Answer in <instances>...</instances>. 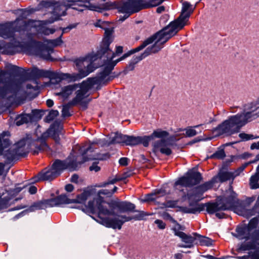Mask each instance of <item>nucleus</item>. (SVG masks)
Listing matches in <instances>:
<instances>
[{"label":"nucleus","mask_w":259,"mask_h":259,"mask_svg":"<svg viewBox=\"0 0 259 259\" xmlns=\"http://www.w3.org/2000/svg\"><path fill=\"white\" fill-rule=\"evenodd\" d=\"M98 58L99 57L97 53L95 55H88L75 59L74 63L78 72L72 74L60 71L40 69L37 67L30 69L7 63L5 66L6 70H0V81H7L6 78L7 76L15 77L18 79L17 81H29L31 79L36 80L40 78H48L50 81H77L94 71L95 67L92 63ZM7 81L11 80L9 79Z\"/></svg>","instance_id":"nucleus-1"},{"label":"nucleus","mask_w":259,"mask_h":259,"mask_svg":"<svg viewBox=\"0 0 259 259\" xmlns=\"http://www.w3.org/2000/svg\"><path fill=\"white\" fill-rule=\"evenodd\" d=\"M258 117H259V111L254 113L253 111L245 112L244 110L241 113L229 116L227 119L213 128L212 132L213 133L217 132V136L223 134L231 136L239 133L242 126Z\"/></svg>","instance_id":"nucleus-2"},{"label":"nucleus","mask_w":259,"mask_h":259,"mask_svg":"<svg viewBox=\"0 0 259 259\" xmlns=\"http://www.w3.org/2000/svg\"><path fill=\"white\" fill-rule=\"evenodd\" d=\"M117 189L116 186H114L111 190L102 189L98 191L96 197H94L93 200L96 206V208L99 211V214L113 213L115 208L122 210L127 208L126 202H122L118 198H111Z\"/></svg>","instance_id":"nucleus-3"},{"label":"nucleus","mask_w":259,"mask_h":259,"mask_svg":"<svg viewBox=\"0 0 259 259\" xmlns=\"http://www.w3.org/2000/svg\"><path fill=\"white\" fill-rule=\"evenodd\" d=\"M204 197L200 198L193 199L192 200L188 201V206H182L179 207V210L182 212L189 214H197L203 211L206 207V212L212 214L217 212L224 211L226 209L224 206H222L219 199H217L216 202L208 201L205 203H199Z\"/></svg>","instance_id":"nucleus-4"},{"label":"nucleus","mask_w":259,"mask_h":259,"mask_svg":"<svg viewBox=\"0 0 259 259\" xmlns=\"http://www.w3.org/2000/svg\"><path fill=\"white\" fill-rule=\"evenodd\" d=\"M122 202H126L127 208L120 210L118 208H115L114 212L105 214V215H116L119 217L122 222L123 225L125 222L131 221L133 220L135 221L145 220L146 217L151 215V213L139 210L136 209L135 204L127 201H122Z\"/></svg>","instance_id":"nucleus-5"},{"label":"nucleus","mask_w":259,"mask_h":259,"mask_svg":"<svg viewBox=\"0 0 259 259\" xmlns=\"http://www.w3.org/2000/svg\"><path fill=\"white\" fill-rule=\"evenodd\" d=\"M191 6V5L189 2H184L182 4L181 13L179 17L163 28L166 29L165 31L170 37L175 35L186 25V22L188 20L191 14L193 11V9L188 11Z\"/></svg>","instance_id":"nucleus-6"},{"label":"nucleus","mask_w":259,"mask_h":259,"mask_svg":"<svg viewBox=\"0 0 259 259\" xmlns=\"http://www.w3.org/2000/svg\"><path fill=\"white\" fill-rule=\"evenodd\" d=\"M165 31H166V28H162L161 30L146 38L140 46L131 50L133 54L141 51L147 46L153 42L154 44L152 46L148 47L146 49L150 48L155 46L156 48L159 49V51H160L161 49L163 48V45L171 38Z\"/></svg>","instance_id":"nucleus-7"},{"label":"nucleus","mask_w":259,"mask_h":259,"mask_svg":"<svg viewBox=\"0 0 259 259\" xmlns=\"http://www.w3.org/2000/svg\"><path fill=\"white\" fill-rule=\"evenodd\" d=\"M165 31H166V28H162L161 30L146 38L140 46L131 50L133 54L141 51L147 46L153 42L154 44L152 46L148 47L146 49L150 48L155 46L156 48L159 49V51H160L161 49L163 48V45L171 38Z\"/></svg>","instance_id":"nucleus-8"},{"label":"nucleus","mask_w":259,"mask_h":259,"mask_svg":"<svg viewBox=\"0 0 259 259\" xmlns=\"http://www.w3.org/2000/svg\"><path fill=\"white\" fill-rule=\"evenodd\" d=\"M142 0H126L123 1H117V8L115 9L118 10L119 13L124 14L123 16H120L119 21H124L131 14L137 13L145 9L147 6L143 4Z\"/></svg>","instance_id":"nucleus-9"},{"label":"nucleus","mask_w":259,"mask_h":259,"mask_svg":"<svg viewBox=\"0 0 259 259\" xmlns=\"http://www.w3.org/2000/svg\"><path fill=\"white\" fill-rule=\"evenodd\" d=\"M67 169L66 165V160L56 159L51 167L45 171H41L38 173V177H34V182H38L40 181H52L57 177H59L64 170Z\"/></svg>","instance_id":"nucleus-10"},{"label":"nucleus","mask_w":259,"mask_h":259,"mask_svg":"<svg viewBox=\"0 0 259 259\" xmlns=\"http://www.w3.org/2000/svg\"><path fill=\"white\" fill-rule=\"evenodd\" d=\"M195 166L189 169L185 175L179 178L174 183V186H181L183 187L191 188L200 183L203 179L202 174L197 171Z\"/></svg>","instance_id":"nucleus-11"},{"label":"nucleus","mask_w":259,"mask_h":259,"mask_svg":"<svg viewBox=\"0 0 259 259\" xmlns=\"http://www.w3.org/2000/svg\"><path fill=\"white\" fill-rule=\"evenodd\" d=\"M117 2H110L107 0H87V4L80 5L84 9H77L72 7V9L82 12L84 10L102 12L103 11L114 10L117 8Z\"/></svg>","instance_id":"nucleus-12"},{"label":"nucleus","mask_w":259,"mask_h":259,"mask_svg":"<svg viewBox=\"0 0 259 259\" xmlns=\"http://www.w3.org/2000/svg\"><path fill=\"white\" fill-rule=\"evenodd\" d=\"M117 64L113 61H108L105 63L102 71L97 73L94 77L88 78L86 81H109L118 79V77L124 75L123 71L116 73L112 71Z\"/></svg>","instance_id":"nucleus-13"},{"label":"nucleus","mask_w":259,"mask_h":259,"mask_svg":"<svg viewBox=\"0 0 259 259\" xmlns=\"http://www.w3.org/2000/svg\"><path fill=\"white\" fill-rule=\"evenodd\" d=\"M109 82H81L76 84L78 85V88L79 89L76 90V96L72 99L71 101H81L89 96V94L87 95L88 92L92 90L94 91H99L101 88L108 84Z\"/></svg>","instance_id":"nucleus-14"},{"label":"nucleus","mask_w":259,"mask_h":259,"mask_svg":"<svg viewBox=\"0 0 259 259\" xmlns=\"http://www.w3.org/2000/svg\"><path fill=\"white\" fill-rule=\"evenodd\" d=\"M111 40L109 38L103 39L97 51V56L100 58H107V61H113V59L117 56H119L123 52L122 46H117L115 52L110 49L109 46Z\"/></svg>","instance_id":"nucleus-15"},{"label":"nucleus","mask_w":259,"mask_h":259,"mask_svg":"<svg viewBox=\"0 0 259 259\" xmlns=\"http://www.w3.org/2000/svg\"><path fill=\"white\" fill-rule=\"evenodd\" d=\"M217 182L218 181L216 180V178L213 176L210 181L194 187L189 190L186 194H185L182 196V198L183 199L187 198L188 201H189L193 200V199L204 197L203 196L204 193L208 190L211 189L213 185Z\"/></svg>","instance_id":"nucleus-16"},{"label":"nucleus","mask_w":259,"mask_h":259,"mask_svg":"<svg viewBox=\"0 0 259 259\" xmlns=\"http://www.w3.org/2000/svg\"><path fill=\"white\" fill-rule=\"evenodd\" d=\"M91 217L99 224L108 228L120 230L122 226L121 219L116 215H105L103 213L99 214L98 211L96 218L94 216Z\"/></svg>","instance_id":"nucleus-17"},{"label":"nucleus","mask_w":259,"mask_h":259,"mask_svg":"<svg viewBox=\"0 0 259 259\" xmlns=\"http://www.w3.org/2000/svg\"><path fill=\"white\" fill-rule=\"evenodd\" d=\"M229 192L228 195H221L217 197L219 199L222 206H224L226 209L224 211L236 209L240 204V200L237 198L238 194L233 190L231 185L227 192Z\"/></svg>","instance_id":"nucleus-18"},{"label":"nucleus","mask_w":259,"mask_h":259,"mask_svg":"<svg viewBox=\"0 0 259 259\" xmlns=\"http://www.w3.org/2000/svg\"><path fill=\"white\" fill-rule=\"evenodd\" d=\"M16 31L13 29V36L7 38L10 40V42L5 43L3 46L0 47V52L3 54L9 55H13L17 52V48L20 46L21 43L24 42V39L17 36Z\"/></svg>","instance_id":"nucleus-19"},{"label":"nucleus","mask_w":259,"mask_h":259,"mask_svg":"<svg viewBox=\"0 0 259 259\" xmlns=\"http://www.w3.org/2000/svg\"><path fill=\"white\" fill-rule=\"evenodd\" d=\"M159 50V48L158 49L155 46H154L152 48L146 49L144 52L140 55L133 57L126 67L123 71L124 74L125 75L128 71L133 70L135 69V65L138 62L152 54L158 53Z\"/></svg>","instance_id":"nucleus-20"},{"label":"nucleus","mask_w":259,"mask_h":259,"mask_svg":"<svg viewBox=\"0 0 259 259\" xmlns=\"http://www.w3.org/2000/svg\"><path fill=\"white\" fill-rule=\"evenodd\" d=\"M178 135V134L171 135L166 138H163V139L159 140L153 142L152 151L154 156H158V149L160 146L167 147L174 145L175 143L179 141V139L177 138Z\"/></svg>","instance_id":"nucleus-21"},{"label":"nucleus","mask_w":259,"mask_h":259,"mask_svg":"<svg viewBox=\"0 0 259 259\" xmlns=\"http://www.w3.org/2000/svg\"><path fill=\"white\" fill-rule=\"evenodd\" d=\"M69 8H67L64 5V1L62 2H56L53 7L52 14L53 18L52 20L46 21V24H51L56 21L59 20L61 16L66 15V11Z\"/></svg>","instance_id":"nucleus-22"},{"label":"nucleus","mask_w":259,"mask_h":259,"mask_svg":"<svg viewBox=\"0 0 259 259\" xmlns=\"http://www.w3.org/2000/svg\"><path fill=\"white\" fill-rule=\"evenodd\" d=\"M34 44L38 48L37 55L41 58L47 61H53L54 59L51 54L54 52V49L45 46L40 41H34Z\"/></svg>","instance_id":"nucleus-23"},{"label":"nucleus","mask_w":259,"mask_h":259,"mask_svg":"<svg viewBox=\"0 0 259 259\" xmlns=\"http://www.w3.org/2000/svg\"><path fill=\"white\" fill-rule=\"evenodd\" d=\"M175 231V236L180 237L182 242H184L185 244H179L178 246L182 248H193L197 242V238L195 235L191 236L188 235L184 232H178Z\"/></svg>","instance_id":"nucleus-24"},{"label":"nucleus","mask_w":259,"mask_h":259,"mask_svg":"<svg viewBox=\"0 0 259 259\" xmlns=\"http://www.w3.org/2000/svg\"><path fill=\"white\" fill-rule=\"evenodd\" d=\"M26 82H0V84H4V89H0V93L5 95L6 93H12L16 95L20 91L22 84Z\"/></svg>","instance_id":"nucleus-25"},{"label":"nucleus","mask_w":259,"mask_h":259,"mask_svg":"<svg viewBox=\"0 0 259 259\" xmlns=\"http://www.w3.org/2000/svg\"><path fill=\"white\" fill-rule=\"evenodd\" d=\"M50 207L60 206L62 204H68L73 202H78L77 200L68 198L66 194H61L54 198H49Z\"/></svg>","instance_id":"nucleus-26"},{"label":"nucleus","mask_w":259,"mask_h":259,"mask_svg":"<svg viewBox=\"0 0 259 259\" xmlns=\"http://www.w3.org/2000/svg\"><path fill=\"white\" fill-rule=\"evenodd\" d=\"M70 208L81 210L83 212L89 216H94L96 218L98 211L93 200L89 201L87 205L84 204V205H74L71 206Z\"/></svg>","instance_id":"nucleus-27"},{"label":"nucleus","mask_w":259,"mask_h":259,"mask_svg":"<svg viewBox=\"0 0 259 259\" xmlns=\"http://www.w3.org/2000/svg\"><path fill=\"white\" fill-rule=\"evenodd\" d=\"M28 153V151L18 153L15 149H9L6 151L4 150L3 154L2 155H3L4 158L6 159V161L5 163L9 164L15 159L17 156L26 157L27 156Z\"/></svg>","instance_id":"nucleus-28"},{"label":"nucleus","mask_w":259,"mask_h":259,"mask_svg":"<svg viewBox=\"0 0 259 259\" xmlns=\"http://www.w3.org/2000/svg\"><path fill=\"white\" fill-rule=\"evenodd\" d=\"M169 134L166 131H163L161 128H157L154 130L153 133L148 136H144L145 138V144L147 147L149 146V142L151 141H153L155 139H163L166 138L169 136Z\"/></svg>","instance_id":"nucleus-29"},{"label":"nucleus","mask_w":259,"mask_h":259,"mask_svg":"<svg viewBox=\"0 0 259 259\" xmlns=\"http://www.w3.org/2000/svg\"><path fill=\"white\" fill-rule=\"evenodd\" d=\"M132 175V170H130L123 172L121 177L116 176L115 178L113 179L109 177L107 181L97 184L95 185V187L98 188L105 187L110 184H114L117 182L124 181L126 178L130 177Z\"/></svg>","instance_id":"nucleus-30"},{"label":"nucleus","mask_w":259,"mask_h":259,"mask_svg":"<svg viewBox=\"0 0 259 259\" xmlns=\"http://www.w3.org/2000/svg\"><path fill=\"white\" fill-rule=\"evenodd\" d=\"M55 126H58V123L57 121H54V122L50 125V127L47 129V130L45 132H44L40 135V136L38 137L36 140H34V141H39L40 143H43V145L45 146V147L49 149H51V147L46 142V140L49 137H51V134L52 129L54 128Z\"/></svg>","instance_id":"nucleus-31"},{"label":"nucleus","mask_w":259,"mask_h":259,"mask_svg":"<svg viewBox=\"0 0 259 259\" xmlns=\"http://www.w3.org/2000/svg\"><path fill=\"white\" fill-rule=\"evenodd\" d=\"M144 141H145L144 136H135L127 135L124 145L134 147L140 144H142L145 147H146Z\"/></svg>","instance_id":"nucleus-32"},{"label":"nucleus","mask_w":259,"mask_h":259,"mask_svg":"<svg viewBox=\"0 0 259 259\" xmlns=\"http://www.w3.org/2000/svg\"><path fill=\"white\" fill-rule=\"evenodd\" d=\"M12 36V22L0 23V37L4 39H7Z\"/></svg>","instance_id":"nucleus-33"},{"label":"nucleus","mask_w":259,"mask_h":259,"mask_svg":"<svg viewBox=\"0 0 259 259\" xmlns=\"http://www.w3.org/2000/svg\"><path fill=\"white\" fill-rule=\"evenodd\" d=\"M54 121H57L58 126H55L54 128L52 129L51 137L55 141L56 144L59 145L60 144L61 140L60 135L64 128L63 123L60 119H56Z\"/></svg>","instance_id":"nucleus-34"},{"label":"nucleus","mask_w":259,"mask_h":259,"mask_svg":"<svg viewBox=\"0 0 259 259\" xmlns=\"http://www.w3.org/2000/svg\"><path fill=\"white\" fill-rule=\"evenodd\" d=\"M48 207H50L49 199H43L33 202L28 209L30 212H33L36 210L45 209Z\"/></svg>","instance_id":"nucleus-35"},{"label":"nucleus","mask_w":259,"mask_h":259,"mask_svg":"<svg viewBox=\"0 0 259 259\" xmlns=\"http://www.w3.org/2000/svg\"><path fill=\"white\" fill-rule=\"evenodd\" d=\"M224 170L220 169L218 175L214 176L216 178V180L218 181V179H219V181L220 183H222L228 180H230L231 179L233 180L236 177L233 172Z\"/></svg>","instance_id":"nucleus-36"},{"label":"nucleus","mask_w":259,"mask_h":259,"mask_svg":"<svg viewBox=\"0 0 259 259\" xmlns=\"http://www.w3.org/2000/svg\"><path fill=\"white\" fill-rule=\"evenodd\" d=\"M192 235H195L197 237V242L195 243V245H200L201 246H211L213 245L212 243L214 240L208 237L201 235L196 232L193 233Z\"/></svg>","instance_id":"nucleus-37"},{"label":"nucleus","mask_w":259,"mask_h":259,"mask_svg":"<svg viewBox=\"0 0 259 259\" xmlns=\"http://www.w3.org/2000/svg\"><path fill=\"white\" fill-rule=\"evenodd\" d=\"M127 135L122 134L118 132H116L114 133V136L109 141L108 145H111L116 144H119L122 145H124L126 137Z\"/></svg>","instance_id":"nucleus-38"},{"label":"nucleus","mask_w":259,"mask_h":259,"mask_svg":"<svg viewBox=\"0 0 259 259\" xmlns=\"http://www.w3.org/2000/svg\"><path fill=\"white\" fill-rule=\"evenodd\" d=\"M49 110L37 109H34L31 110V113L29 114L30 122H37L40 120L45 113Z\"/></svg>","instance_id":"nucleus-39"},{"label":"nucleus","mask_w":259,"mask_h":259,"mask_svg":"<svg viewBox=\"0 0 259 259\" xmlns=\"http://www.w3.org/2000/svg\"><path fill=\"white\" fill-rule=\"evenodd\" d=\"M35 183L34 181L31 183H29L26 185H23L22 187H18L19 185H21L20 183H17L15 184V188L14 189H9L7 191L8 195L12 197V199L15 197L16 195L18 194L19 192H20L23 189L25 188L28 185H30L31 183Z\"/></svg>","instance_id":"nucleus-40"},{"label":"nucleus","mask_w":259,"mask_h":259,"mask_svg":"<svg viewBox=\"0 0 259 259\" xmlns=\"http://www.w3.org/2000/svg\"><path fill=\"white\" fill-rule=\"evenodd\" d=\"M47 20L41 21L38 25V28L37 29V31L40 33L44 34L45 35H48L50 34H53L56 30L53 28H49L45 26V25L48 24H46V21Z\"/></svg>","instance_id":"nucleus-41"},{"label":"nucleus","mask_w":259,"mask_h":259,"mask_svg":"<svg viewBox=\"0 0 259 259\" xmlns=\"http://www.w3.org/2000/svg\"><path fill=\"white\" fill-rule=\"evenodd\" d=\"M78 85L76 83H74L64 86L61 88L63 92L62 94L65 96V99H67L74 91L78 89Z\"/></svg>","instance_id":"nucleus-42"},{"label":"nucleus","mask_w":259,"mask_h":259,"mask_svg":"<svg viewBox=\"0 0 259 259\" xmlns=\"http://www.w3.org/2000/svg\"><path fill=\"white\" fill-rule=\"evenodd\" d=\"M235 231L237 232V233H232V235L234 237L238 238L240 237L243 236L246 234V232L248 233V229L246 227V224H244L237 226Z\"/></svg>","instance_id":"nucleus-43"},{"label":"nucleus","mask_w":259,"mask_h":259,"mask_svg":"<svg viewBox=\"0 0 259 259\" xmlns=\"http://www.w3.org/2000/svg\"><path fill=\"white\" fill-rule=\"evenodd\" d=\"M87 0H67V1H64V5L67 8H71L72 6L77 5L80 8L84 9L80 5L87 4ZM78 9V8H77Z\"/></svg>","instance_id":"nucleus-44"},{"label":"nucleus","mask_w":259,"mask_h":259,"mask_svg":"<svg viewBox=\"0 0 259 259\" xmlns=\"http://www.w3.org/2000/svg\"><path fill=\"white\" fill-rule=\"evenodd\" d=\"M226 156L224 148L220 147L218 150L215 151L213 154L209 156H207L206 159H224Z\"/></svg>","instance_id":"nucleus-45"},{"label":"nucleus","mask_w":259,"mask_h":259,"mask_svg":"<svg viewBox=\"0 0 259 259\" xmlns=\"http://www.w3.org/2000/svg\"><path fill=\"white\" fill-rule=\"evenodd\" d=\"M258 223L259 220L258 218L256 217H254L249 221L248 225H246V227L248 229V236L245 237L246 239H248L249 238L250 233L252 231V230L255 229L257 227Z\"/></svg>","instance_id":"nucleus-46"},{"label":"nucleus","mask_w":259,"mask_h":259,"mask_svg":"<svg viewBox=\"0 0 259 259\" xmlns=\"http://www.w3.org/2000/svg\"><path fill=\"white\" fill-rule=\"evenodd\" d=\"M48 111V114L44 119V121L46 123H50L59 114V111L57 110L52 109Z\"/></svg>","instance_id":"nucleus-47"},{"label":"nucleus","mask_w":259,"mask_h":259,"mask_svg":"<svg viewBox=\"0 0 259 259\" xmlns=\"http://www.w3.org/2000/svg\"><path fill=\"white\" fill-rule=\"evenodd\" d=\"M32 145L34 146L35 149L32 150V153L34 155H36L38 154L39 152H41L44 151H52V149H49L47 147H45L43 145V143H40V145L35 144V143H33Z\"/></svg>","instance_id":"nucleus-48"},{"label":"nucleus","mask_w":259,"mask_h":259,"mask_svg":"<svg viewBox=\"0 0 259 259\" xmlns=\"http://www.w3.org/2000/svg\"><path fill=\"white\" fill-rule=\"evenodd\" d=\"M12 199V197L8 195L4 197H0V210L7 208L11 204H9L10 201Z\"/></svg>","instance_id":"nucleus-49"},{"label":"nucleus","mask_w":259,"mask_h":259,"mask_svg":"<svg viewBox=\"0 0 259 259\" xmlns=\"http://www.w3.org/2000/svg\"><path fill=\"white\" fill-rule=\"evenodd\" d=\"M72 101H70L67 104H65L63 106V108L62 110V117L63 118L70 117L72 114L69 112V109L70 107L74 106L73 105L71 104Z\"/></svg>","instance_id":"nucleus-50"},{"label":"nucleus","mask_w":259,"mask_h":259,"mask_svg":"<svg viewBox=\"0 0 259 259\" xmlns=\"http://www.w3.org/2000/svg\"><path fill=\"white\" fill-rule=\"evenodd\" d=\"M63 34H61L58 37L54 39H45V42L48 45H51L53 47H56L60 46L62 43V37Z\"/></svg>","instance_id":"nucleus-51"},{"label":"nucleus","mask_w":259,"mask_h":259,"mask_svg":"<svg viewBox=\"0 0 259 259\" xmlns=\"http://www.w3.org/2000/svg\"><path fill=\"white\" fill-rule=\"evenodd\" d=\"M29 122H30V118L29 117V114H25L22 115L20 116V119L18 118L16 121V124L17 126H20L24 123H27Z\"/></svg>","instance_id":"nucleus-52"},{"label":"nucleus","mask_w":259,"mask_h":259,"mask_svg":"<svg viewBox=\"0 0 259 259\" xmlns=\"http://www.w3.org/2000/svg\"><path fill=\"white\" fill-rule=\"evenodd\" d=\"M96 189L92 186H88L87 188L83 189L82 196L88 199V197L93 195L96 193Z\"/></svg>","instance_id":"nucleus-53"},{"label":"nucleus","mask_w":259,"mask_h":259,"mask_svg":"<svg viewBox=\"0 0 259 259\" xmlns=\"http://www.w3.org/2000/svg\"><path fill=\"white\" fill-rule=\"evenodd\" d=\"M66 165L67 169H68L70 171H76L78 169L76 159H73L68 162L66 160Z\"/></svg>","instance_id":"nucleus-54"},{"label":"nucleus","mask_w":259,"mask_h":259,"mask_svg":"<svg viewBox=\"0 0 259 259\" xmlns=\"http://www.w3.org/2000/svg\"><path fill=\"white\" fill-rule=\"evenodd\" d=\"M235 158V155H231L230 159H226L223 162L222 167L220 169L227 170L230 163L233 161V159Z\"/></svg>","instance_id":"nucleus-55"},{"label":"nucleus","mask_w":259,"mask_h":259,"mask_svg":"<svg viewBox=\"0 0 259 259\" xmlns=\"http://www.w3.org/2000/svg\"><path fill=\"white\" fill-rule=\"evenodd\" d=\"M26 145V140L25 139H23L19 141H18L16 144V147L14 148L18 153H19V151L21 152H23V148Z\"/></svg>","instance_id":"nucleus-56"},{"label":"nucleus","mask_w":259,"mask_h":259,"mask_svg":"<svg viewBox=\"0 0 259 259\" xmlns=\"http://www.w3.org/2000/svg\"><path fill=\"white\" fill-rule=\"evenodd\" d=\"M256 169L257 171L254 175L251 176L249 179L250 187H251V185L258 183L259 180V165L257 166Z\"/></svg>","instance_id":"nucleus-57"},{"label":"nucleus","mask_w":259,"mask_h":259,"mask_svg":"<svg viewBox=\"0 0 259 259\" xmlns=\"http://www.w3.org/2000/svg\"><path fill=\"white\" fill-rule=\"evenodd\" d=\"M155 194L154 192L148 193L145 195V198L141 199L142 202H149L152 201H155L156 197H154Z\"/></svg>","instance_id":"nucleus-58"},{"label":"nucleus","mask_w":259,"mask_h":259,"mask_svg":"<svg viewBox=\"0 0 259 259\" xmlns=\"http://www.w3.org/2000/svg\"><path fill=\"white\" fill-rule=\"evenodd\" d=\"M3 141L1 139V147H2V148H3V149L2 150V152H0V155H2L3 154V151L4 150V149L5 148L9 147L11 144L10 140L9 139H8V138H6V139L3 138Z\"/></svg>","instance_id":"nucleus-59"},{"label":"nucleus","mask_w":259,"mask_h":259,"mask_svg":"<svg viewBox=\"0 0 259 259\" xmlns=\"http://www.w3.org/2000/svg\"><path fill=\"white\" fill-rule=\"evenodd\" d=\"M71 104L73 105L74 106L77 105V104H79L81 106L82 110H85L88 108V102L84 101L83 100H81V101H72Z\"/></svg>","instance_id":"nucleus-60"},{"label":"nucleus","mask_w":259,"mask_h":259,"mask_svg":"<svg viewBox=\"0 0 259 259\" xmlns=\"http://www.w3.org/2000/svg\"><path fill=\"white\" fill-rule=\"evenodd\" d=\"M210 139H211L210 138H203L201 136H199L196 138H195L192 140L189 141L186 145H192L196 143H198V142H199L201 141H206L207 140H209Z\"/></svg>","instance_id":"nucleus-61"},{"label":"nucleus","mask_w":259,"mask_h":259,"mask_svg":"<svg viewBox=\"0 0 259 259\" xmlns=\"http://www.w3.org/2000/svg\"><path fill=\"white\" fill-rule=\"evenodd\" d=\"M256 213H259V207L256 206L255 203L251 209L247 210V214L248 217L254 215Z\"/></svg>","instance_id":"nucleus-62"},{"label":"nucleus","mask_w":259,"mask_h":259,"mask_svg":"<svg viewBox=\"0 0 259 259\" xmlns=\"http://www.w3.org/2000/svg\"><path fill=\"white\" fill-rule=\"evenodd\" d=\"M158 151L166 156H169L172 153V150L167 147L160 146L158 149Z\"/></svg>","instance_id":"nucleus-63"},{"label":"nucleus","mask_w":259,"mask_h":259,"mask_svg":"<svg viewBox=\"0 0 259 259\" xmlns=\"http://www.w3.org/2000/svg\"><path fill=\"white\" fill-rule=\"evenodd\" d=\"M56 2V1L54 0L42 1L40 4L46 8H49L50 7L53 8V6L55 4Z\"/></svg>","instance_id":"nucleus-64"}]
</instances>
